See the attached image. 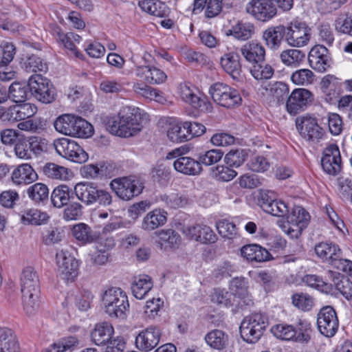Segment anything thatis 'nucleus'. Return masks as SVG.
<instances>
[{
  "mask_svg": "<svg viewBox=\"0 0 352 352\" xmlns=\"http://www.w3.org/2000/svg\"><path fill=\"white\" fill-rule=\"evenodd\" d=\"M296 125L301 137L308 142L318 143L325 135V131L318 124V119L309 114L298 117Z\"/></svg>",
  "mask_w": 352,
  "mask_h": 352,
  "instance_id": "1a4fd4ad",
  "label": "nucleus"
},
{
  "mask_svg": "<svg viewBox=\"0 0 352 352\" xmlns=\"http://www.w3.org/2000/svg\"><path fill=\"white\" fill-rule=\"evenodd\" d=\"M102 305L105 312L115 318L124 319L129 309L126 293L118 287H112L104 292Z\"/></svg>",
  "mask_w": 352,
  "mask_h": 352,
  "instance_id": "39448f33",
  "label": "nucleus"
},
{
  "mask_svg": "<svg viewBox=\"0 0 352 352\" xmlns=\"http://www.w3.org/2000/svg\"><path fill=\"white\" fill-rule=\"evenodd\" d=\"M335 29L338 32L352 36V15L339 17L335 21Z\"/></svg>",
  "mask_w": 352,
  "mask_h": 352,
  "instance_id": "774afa93",
  "label": "nucleus"
},
{
  "mask_svg": "<svg viewBox=\"0 0 352 352\" xmlns=\"http://www.w3.org/2000/svg\"><path fill=\"white\" fill-rule=\"evenodd\" d=\"M216 228L219 234L223 238L234 239L238 234L236 224L227 219H222L216 222Z\"/></svg>",
  "mask_w": 352,
  "mask_h": 352,
  "instance_id": "4d7b16f0",
  "label": "nucleus"
},
{
  "mask_svg": "<svg viewBox=\"0 0 352 352\" xmlns=\"http://www.w3.org/2000/svg\"><path fill=\"white\" fill-rule=\"evenodd\" d=\"M321 165L323 170L329 175H336L342 168V160L338 146L331 144L323 151Z\"/></svg>",
  "mask_w": 352,
  "mask_h": 352,
  "instance_id": "6ab92c4d",
  "label": "nucleus"
},
{
  "mask_svg": "<svg viewBox=\"0 0 352 352\" xmlns=\"http://www.w3.org/2000/svg\"><path fill=\"white\" fill-rule=\"evenodd\" d=\"M27 194L28 197L34 202H43L48 199L49 189L44 184L36 183L27 189Z\"/></svg>",
  "mask_w": 352,
  "mask_h": 352,
  "instance_id": "6e6d98bb",
  "label": "nucleus"
},
{
  "mask_svg": "<svg viewBox=\"0 0 352 352\" xmlns=\"http://www.w3.org/2000/svg\"><path fill=\"white\" fill-rule=\"evenodd\" d=\"M314 100L311 91L304 88L294 89L286 100V109L290 114L295 116L305 111Z\"/></svg>",
  "mask_w": 352,
  "mask_h": 352,
  "instance_id": "4468645a",
  "label": "nucleus"
},
{
  "mask_svg": "<svg viewBox=\"0 0 352 352\" xmlns=\"http://www.w3.org/2000/svg\"><path fill=\"white\" fill-rule=\"evenodd\" d=\"M110 186L116 195L124 201H129L138 196L144 188L139 180L130 177L115 179L111 182Z\"/></svg>",
  "mask_w": 352,
  "mask_h": 352,
  "instance_id": "ddd939ff",
  "label": "nucleus"
},
{
  "mask_svg": "<svg viewBox=\"0 0 352 352\" xmlns=\"http://www.w3.org/2000/svg\"><path fill=\"white\" fill-rule=\"evenodd\" d=\"M241 58L236 52L225 53L220 58V64L223 69L234 80H239L241 77L242 67Z\"/></svg>",
  "mask_w": 352,
  "mask_h": 352,
  "instance_id": "b1692460",
  "label": "nucleus"
},
{
  "mask_svg": "<svg viewBox=\"0 0 352 352\" xmlns=\"http://www.w3.org/2000/svg\"><path fill=\"white\" fill-rule=\"evenodd\" d=\"M185 232L192 239H195L201 243H214L217 240V236L214 231L208 226L196 224L188 227Z\"/></svg>",
  "mask_w": 352,
  "mask_h": 352,
  "instance_id": "cd10ccee",
  "label": "nucleus"
},
{
  "mask_svg": "<svg viewBox=\"0 0 352 352\" xmlns=\"http://www.w3.org/2000/svg\"><path fill=\"white\" fill-rule=\"evenodd\" d=\"M65 237L64 231L57 227H50L42 232L41 241L46 245H54L60 243Z\"/></svg>",
  "mask_w": 352,
  "mask_h": 352,
  "instance_id": "5fc2aeb1",
  "label": "nucleus"
},
{
  "mask_svg": "<svg viewBox=\"0 0 352 352\" xmlns=\"http://www.w3.org/2000/svg\"><path fill=\"white\" fill-rule=\"evenodd\" d=\"M223 156V152L220 149H211L201 153L198 157L200 164L211 166L219 162Z\"/></svg>",
  "mask_w": 352,
  "mask_h": 352,
  "instance_id": "680f3d73",
  "label": "nucleus"
},
{
  "mask_svg": "<svg viewBox=\"0 0 352 352\" xmlns=\"http://www.w3.org/2000/svg\"><path fill=\"white\" fill-rule=\"evenodd\" d=\"M74 190L66 185H60L56 187L51 195V201L56 208H61L67 206L69 201L73 197Z\"/></svg>",
  "mask_w": 352,
  "mask_h": 352,
  "instance_id": "e433bc0d",
  "label": "nucleus"
},
{
  "mask_svg": "<svg viewBox=\"0 0 352 352\" xmlns=\"http://www.w3.org/2000/svg\"><path fill=\"white\" fill-rule=\"evenodd\" d=\"M303 281L309 286L318 290L325 291L332 289V284L325 282L320 276L314 274H307L303 278Z\"/></svg>",
  "mask_w": 352,
  "mask_h": 352,
  "instance_id": "69168bd1",
  "label": "nucleus"
},
{
  "mask_svg": "<svg viewBox=\"0 0 352 352\" xmlns=\"http://www.w3.org/2000/svg\"><path fill=\"white\" fill-rule=\"evenodd\" d=\"M158 236L160 242L162 245L168 244L171 248H177L179 246L181 237L179 234L172 229L162 230L155 232Z\"/></svg>",
  "mask_w": 352,
  "mask_h": 352,
  "instance_id": "13d9d810",
  "label": "nucleus"
},
{
  "mask_svg": "<svg viewBox=\"0 0 352 352\" xmlns=\"http://www.w3.org/2000/svg\"><path fill=\"white\" fill-rule=\"evenodd\" d=\"M43 173L52 179H66L68 178L67 168L54 163H47L43 168Z\"/></svg>",
  "mask_w": 352,
  "mask_h": 352,
  "instance_id": "bf43d9fd",
  "label": "nucleus"
},
{
  "mask_svg": "<svg viewBox=\"0 0 352 352\" xmlns=\"http://www.w3.org/2000/svg\"><path fill=\"white\" fill-rule=\"evenodd\" d=\"M9 98L16 103L25 102L30 94L29 82H14L8 90Z\"/></svg>",
  "mask_w": 352,
  "mask_h": 352,
  "instance_id": "4c0bfd02",
  "label": "nucleus"
},
{
  "mask_svg": "<svg viewBox=\"0 0 352 352\" xmlns=\"http://www.w3.org/2000/svg\"><path fill=\"white\" fill-rule=\"evenodd\" d=\"M0 352H20L14 332L8 328H0Z\"/></svg>",
  "mask_w": 352,
  "mask_h": 352,
  "instance_id": "c9c22d12",
  "label": "nucleus"
},
{
  "mask_svg": "<svg viewBox=\"0 0 352 352\" xmlns=\"http://www.w3.org/2000/svg\"><path fill=\"white\" fill-rule=\"evenodd\" d=\"M285 25H283L271 26L264 30L262 39L265 45L271 50H278L280 47L283 41H285Z\"/></svg>",
  "mask_w": 352,
  "mask_h": 352,
  "instance_id": "a878e982",
  "label": "nucleus"
},
{
  "mask_svg": "<svg viewBox=\"0 0 352 352\" xmlns=\"http://www.w3.org/2000/svg\"><path fill=\"white\" fill-rule=\"evenodd\" d=\"M314 251L318 258L331 265L337 258L342 256V250L339 245L330 241L317 243L315 245Z\"/></svg>",
  "mask_w": 352,
  "mask_h": 352,
  "instance_id": "393cba45",
  "label": "nucleus"
},
{
  "mask_svg": "<svg viewBox=\"0 0 352 352\" xmlns=\"http://www.w3.org/2000/svg\"><path fill=\"white\" fill-rule=\"evenodd\" d=\"M285 42L293 47H302L310 40V28L304 22L293 21L285 25Z\"/></svg>",
  "mask_w": 352,
  "mask_h": 352,
  "instance_id": "9b49d317",
  "label": "nucleus"
},
{
  "mask_svg": "<svg viewBox=\"0 0 352 352\" xmlns=\"http://www.w3.org/2000/svg\"><path fill=\"white\" fill-rule=\"evenodd\" d=\"M308 60L310 67L319 72H326L331 64L329 52L322 45H316L311 49Z\"/></svg>",
  "mask_w": 352,
  "mask_h": 352,
  "instance_id": "412c9836",
  "label": "nucleus"
},
{
  "mask_svg": "<svg viewBox=\"0 0 352 352\" xmlns=\"http://www.w3.org/2000/svg\"><path fill=\"white\" fill-rule=\"evenodd\" d=\"M135 72L138 77L143 79L148 84H162L167 78L165 72L155 66H138Z\"/></svg>",
  "mask_w": 352,
  "mask_h": 352,
  "instance_id": "bb28decb",
  "label": "nucleus"
},
{
  "mask_svg": "<svg viewBox=\"0 0 352 352\" xmlns=\"http://www.w3.org/2000/svg\"><path fill=\"white\" fill-rule=\"evenodd\" d=\"M292 303L300 309L309 311L311 309L314 301L310 296L300 293L292 296Z\"/></svg>",
  "mask_w": 352,
  "mask_h": 352,
  "instance_id": "338daca9",
  "label": "nucleus"
},
{
  "mask_svg": "<svg viewBox=\"0 0 352 352\" xmlns=\"http://www.w3.org/2000/svg\"><path fill=\"white\" fill-rule=\"evenodd\" d=\"M209 93L212 100L223 107L233 108L240 105L242 102L239 91L223 82H216L211 85Z\"/></svg>",
  "mask_w": 352,
  "mask_h": 352,
  "instance_id": "6e6552de",
  "label": "nucleus"
},
{
  "mask_svg": "<svg viewBox=\"0 0 352 352\" xmlns=\"http://www.w3.org/2000/svg\"><path fill=\"white\" fill-rule=\"evenodd\" d=\"M38 178L36 173L28 164H23L15 168L12 173V180L16 185H28Z\"/></svg>",
  "mask_w": 352,
  "mask_h": 352,
  "instance_id": "c756f323",
  "label": "nucleus"
},
{
  "mask_svg": "<svg viewBox=\"0 0 352 352\" xmlns=\"http://www.w3.org/2000/svg\"><path fill=\"white\" fill-rule=\"evenodd\" d=\"M211 297L212 302L225 307L242 306L241 302L236 299V297L233 294L225 289H214Z\"/></svg>",
  "mask_w": 352,
  "mask_h": 352,
  "instance_id": "79ce46f5",
  "label": "nucleus"
},
{
  "mask_svg": "<svg viewBox=\"0 0 352 352\" xmlns=\"http://www.w3.org/2000/svg\"><path fill=\"white\" fill-rule=\"evenodd\" d=\"M21 292L24 311L28 315H33L39 307L40 280L32 267H27L22 272Z\"/></svg>",
  "mask_w": 352,
  "mask_h": 352,
  "instance_id": "f03ea898",
  "label": "nucleus"
},
{
  "mask_svg": "<svg viewBox=\"0 0 352 352\" xmlns=\"http://www.w3.org/2000/svg\"><path fill=\"white\" fill-rule=\"evenodd\" d=\"M137 109L123 107L118 115L110 117L107 122L111 133L120 137L129 138L141 131Z\"/></svg>",
  "mask_w": 352,
  "mask_h": 352,
  "instance_id": "7ed1b4c3",
  "label": "nucleus"
},
{
  "mask_svg": "<svg viewBox=\"0 0 352 352\" xmlns=\"http://www.w3.org/2000/svg\"><path fill=\"white\" fill-rule=\"evenodd\" d=\"M247 13L256 20L265 22L274 18L277 8L272 0H252L245 6Z\"/></svg>",
  "mask_w": 352,
  "mask_h": 352,
  "instance_id": "f3484780",
  "label": "nucleus"
},
{
  "mask_svg": "<svg viewBox=\"0 0 352 352\" xmlns=\"http://www.w3.org/2000/svg\"><path fill=\"white\" fill-rule=\"evenodd\" d=\"M161 336V329L157 326L151 325L138 333L135 337V346L141 351H151L159 344Z\"/></svg>",
  "mask_w": 352,
  "mask_h": 352,
  "instance_id": "a211bd4d",
  "label": "nucleus"
},
{
  "mask_svg": "<svg viewBox=\"0 0 352 352\" xmlns=\"http://www.w3.org/2000/svg\"><path fill=\"white\" fill-rule=\"evenodd\" d=\"M264 211L273 216L283 218L279 226L291 239H298L310 220L309 214L302 207L295 206L289 212L285 202L275 199L271 203L270 207L264 206Z\"/></svg>",
  "mask_w": 352,
  "mask_h": 352,
  "instance_id": "f257e3e1",
  "label": "nucleus"
},
{
  "mask_svg": "<svg viewBox=\"0 0 352 352\" xmlns=\"http://www.w3.org/2000/svg\"><path fill=\"white\" fill-rule=\"evenodd\" d=\"M30 94L38 101L49 104L55 100V89L50 80L41 74L32 75L29 78Z\"/></svg>",
  "mask_w": 352,
  "mask_h": 352,
  "instance_id": "f8f14e48",
  "label": "nucleus"
},
{
  "mask_svg": "<svg viewBox=\"0 0 352 352\" xmlns=\"http://www.w3.org/2000/svg\"><path fill=\"white\" fill-rule=\"evenodd\" d=\"M166 212L161 210H153L148 212L143 219L142 228L153 230L163 226L166 222Z\"/></svg>",
  "mask_w": 352,
  "mask_h": 352,
  "instance_id": "ea45409f",
  "label": "nucleus"
},
{
  "mask_svg": "<svg viewBox=\"0 0 352 352\" xmlns=\"http://www.w3.org/2000/svg\"><path fill=\"white\" fill-rule=\"evenodd\" d=\"M274 72L273 67L268 63H255L250 68L252 76L257 80L271 79L274 74Z\"/></svg>",
  "mask_w": 352,
  "mask_h": 352,
  "instance_id": "603ef678",
  "label": "nucleus"
},
{
  "mask_svg": "<svg viewBox=\"0 0 352 352\" xmlns=\"http://www.w3.org/2000/svg\"><path fill=\"white\" fill-rule=\"evenodd\" d=\"M57 40L76 57L81 58L82 54L77 50L75 44L76 43H79L81 40V37L79 35L74 32L64 34L58 32L57 33Z\"/></svg>",
  "mask_w": 352,
  "mask_h": 352,
  "instance_id": "49530a36",
  "label": "nucleus"
},
{
  "mask_svg": "<svg viewBox=\"0 0 352 352\" xmlns=\"http://www.w3.org/2000/svg\"><path fill=\"white\" fill-rule=\"evenodd\" d=\"M55 129L66 135L86 138L93 134L92 125L85 119L72 114H64L54 122Z\"/></svg>",
  "mask_w": 352,
  "mask_h": 352,
  "instance_id": "20e7f679",
  "label": "nucleus"
},
{
  "mask_svg": "<svg viewBox=\"0 0 352 352\" xmlns=\"http://www.w3.org/2000/svg\"><path fill=\"white\" fill-rule=\"evenodd\" d=\"M241 255L249 262H265L270 260L268 250L257 244H249L241 249Z\"/></svg>",
  "mask_w": 352,
  "mask_h": 352,
  "instance_id": "c85d7f7f",
  "label": "nucleus"
},
{
  "mask_svg": "<svg viewBox=\"0 0 352 352\" xmlns=\"http://www.w3.org/2000/svg\"><path fill=\"white\" fill-rule=\"evenodd\" d=\"M80 340L76 336H69L61 338L58 342L50 345L48 348L50 352H65L77 349Z\"/></svg>",
  "mask_w": 352,
  "mask_h": 352,
  "instance_id": "a18cd8bd",
  "label": "nucleus"
},
{
  "mask_svg": "<svg viewBox=\"0 0 352 352\" xmlns=\"http://www.w3.org/2000/svg\"><path fill=\"white\" fill-rule=\"evenodd\" d=\"M36 111V107L30 103L15 104L7 109L3 108V117L4 120L9 121L24 120L32 117Z\"/></svg>",
  "mask_w": 352,
  "mask_h": 352,
  "instance_id": "5701e85b",
  "label": "nucleus"
},
{
  "mask_svg": "<svg viewBox=\"0 0 352 352\" xmlns=\"http://www.w3.org/2000/svg\"><path fill=\"white\" fill-rule=\"evenodd\" d=\"M248 156V153L245 149H231L228 153L226 154L224 162L230 167L238 168L245 162Z\"/></svg>",
  "mask_w": 352,
  "mask_h": 352,
  "instance_id": "8fccbe9b",
  "label": "nucleus"
},
{
  "mask_svg": "<svg viewBox=\"0 0 352 352\" xmlns=\"http://www.w3.org/2000/svg\"><path fill=\"white\" fill-rule=\"evenodd\" d=\"M96 184L80 182L75 185L74 191L76 197L86 206H92Z\"/></svg>",
  "mask_w": 352,
  "mask_h": 352,
  "instance_id": "f704fd0d",
  "label": "nucleus"
},
{
  "mask_svg": "<svg viewBox=\"0 0 352 352\" xmlns=\"http://www.w3.org/2000/svg\"><path fill=\"white\" fill-rule=\"evenodd\" d=\"M168 139L173 142H182L188 140L184 122L170 123L167 130Z\"/></svg>",
  "mask_w": 352,
  "mask_h": 352,
  "instance_id": "864d4df0",
  "label": "nucleus"
},
{
  "mask_svg": "<svg viewBox=\"0 0 352 352\" xmlns=\"http://www.w3.org/2000/svg\"><path fill=\"white\" fill-rule=\"evenodd\" d=\"M205 340L211 348L222 350L228 345L229 336L221 330L214 329L206 335Z\"/></svg>",
  "mask_w": 352,
  "mask_h": 352,
  "instance_id": "58836bf2",
  "label": "nucleus"
},
{
  "mask_svg": "<svg viewBox=\"0 0 352 352\" xmlns=\"http://www.w3.org/2000/svg\"><path fill=\"white\" fill-rule=\"evenodd\" d=\"M254 25L251 23L238 22L230 30V34L238 40L247 41L254 34Z\"/></svg>",
  "mask_w": 352,
  "mask_h": 352,
  "instance_id": "de8ad7c7",
  "label": "nucleus"
},
{
  "mask_svg": "<svg viewBox=\"0 0 352 352\" xmlns=\"http://www.w3.org/2000/svg\"><path fill=\"white\" fill-rule=\"evenodd\" d=\"M139 6L145 12L158 17H163L167 14L166 5L160 0H142L139 1Z\"/></svg>",
  "mask_w": 352,
  "mask_h": 352,
  "instance_id": "a19ab883",
  "label": "nucleus"
},
{
  "mask_svg": "<svg viewBox=\"0 0 352 352\" xmlns=\"http://www.w3.org/2000/svg\"><path fill=\"white\" fill-rule=\"evenodd\" d=\"M289 86L283 82H276L272 84L269 89V94L273 98V101L278 104L286 103V99L289 97Z\"/></svg>",
  "mask_w": 352,
  "mask_h": 352,
  "instance_id": "09e8293b",
  "label": "nucleus"
},
{
  "mask_svg": "<svg viewBox=\"0 0 352 352\" xmlns=\"http://www.w3.org/2000/svg\"><path fill=\"white\" fill-rule=\"evenodd\" d=\"M22 67L26 72H46L48 69L47 62L35 54L28 56L22 64Z\"/></svg>",
  "mask_w": 352,
  "mask_h": 352,
  "instance_id": "37998d69",
  "label": "nucleus"
},
{
  "mask_svg": "<svg viewBox=\"0 0 352 352\" xmlns=\"http://www.w3.org/2000/svg\"><path fill=\"white\" fill-rule=\"evenodd\" d=\"M15 54L16 47L12 43L6 42L0 45V67L8 65Z\"/></svg>",
  "mask_w": 352,
  "mask_h": 352,
  "instance_id": "0e129e2a",
  "label": "nucleus"
},
{
  "mask_svg": "<svg viewBox=\"0 0 352 352\" xmlns=\"http://www.w3.org/2000/svg\"><path fill=\"white\" fill-rule=\"evenodd\" d=\"M314 73L308 69H301L294 72L291 76L292 81L298 85H308L314 80Z\"/></svg>",
  "mask_w": 352,
  "mask_h": 352,
  "instance_id": "052dcab7",
  "label": "nucleus"
},
{
  "mask_svg": "<svg viewBox=\"0 0 352 352\" xmlns=\"http://www.w3.org/2000/svg\"><path fill=\"white\" fill-rule=\"evenodd\" d=\"M113 332V327L109 322H99L95 325L91 333V340L98 346L104 344L112 338Z\"/></svg>",
  "mask_w": 352,
  "mask_h": 352,
  "instance_id": "2f4dec72",
  "label": "nucleus"
},
{
  "mask_svg": "<svg viewBox=\"0 0 352 352\" xmlns=\"http://www.w3.org/2000/svg\"><path fill=\"white\" fill-rule=\"evenodd\" d=\"M74 237L81 244L86 245L96 241L98 236L88 225L80 223L72 228Z\"/></svg>",
  "mask_w": 352,
  "mask_h": 352,
  "instance_id": "473e14b6",
  "label": "nucleus"
},
{
  "mask_svg": "<svg viewBox=\"0 0 352 352\" xmlns=\"http://www.w3.org/2000/svg\"><path fill=\"white\" fill-rule=\"evenodd\" d=\"M53 145L59 155L73 162L82 164L89 158L83 148L72 140L59 138L54 141Z\"/></svg>",
  "mask_w": 352,
  "mask_h": 352,
  "instance_id": "9d476101",
  "label": "nucleus"
},
{
  "mask_svg": "<svg viewBox=\"0 0 352 352\" xmlns=\"http://www.w3.org/2000/svg\"><path fill=\"white\" fill-rule=\"evenodd\" d=\"M153 283L151 278L145 274L135 277L131 285L133 296L138 299H143L153 288Z\"/></svg>",
  "mask_w": 352,
  "mask_h": 352,
  "instance_id": "72a5a7b5",
  "label": "nucleus"
},
{
  "mask_svg": "<svg viewBox=\"0 0 352 352\" xmlns=\"http://www.w3.org/2000/svg\"><path fill=\"white\" fill-rule=\"evenodd\" d=\"M160 199L162 201L170 208H178L184 207L188 203L187 199L179 193H171L170 195H160Z\"/></svg>",
  "mask_w": 352,
  "mask_h": 352,
  "instance_id": "e2e57ef3",
  "label": "nucleus"
},
{
  "mask_svg": "<svg viewBox=\"0 0 352 352\" xmlns=\"http://www.w3.org/2000/svg\"><path fill=\"white\" fill-rule=\"evenodd\" d=\"M268 324V318L265 314H252L242 320L239 328L241 336L248 343H255L263 335Z\"/></svg>",
  "mask_w": 352,
  "mask_h": 352,
  "instance_id": "0eeeda50",
  "label": "nucleus"
},
{
  "mask_svg": "<svg viewBox=\"0 0 352 352\" xmlns=\"http://www.w3.org/2000/svg\"><path fill=\"white\" fill-rule=\"evenodd\" d=\"M181 148H176L167 154V159L177 157L173 162L175 170L186 175H199L203 171L200 162L190 157L182 156Z\"/></svg>",
  "mask_w": 352,
  "mask_h": 352,
  "instance_id": "2eb2a0df",
  "label": "nucleus"
},
{
  "mask_svg": "<svg viewBox=\"0 0 352 352\" xmlns=\"http://www.w3.org/2000/svg\"><path fill=\"white\" fill-rule=\"evenodd\" d=\"M240 52L247 62L252 65L255 63H264L265 60V49L256 41L245 43L241 48Z\"/></svg>",
  "mask_w": 352,
  "mask_h": 352,
  "instance_id": "4be33fe9",
  "label": "nucleus"
},
{
  "mask_svg": "<svg viewBox=\"0 0 352 352\" xmlns=\"http://www.w3.org/2000/svg\"><path fill=\"white\" fill-rule=\"evenodd\" d=\"M48 219L49 216L46 212L34 208L25 211L21 215V221L24 224L41 225L45 223Z\"/></svg>",
  "mask_w": 352,
  "mask_h": 352,
  "instance_id": "3c124183",
  "label": "nucleus"
},
{
  "mask_svg": "<svg viewBox=\"0 0 352 352\" xmlns=\"http://www.w3.org/2000/svg\"><path fill=\"white\" fill-rule=\"evenodd\" d=\"M271 332L277 338L281 340L307 344L311 340V324L301 320L296 327L285 323L278 324L272 327Z\"/></svg>",
  "mask_w": 352,
  "mask_h": 352,
  "instance_id": "423d86ee",
  "label": "nucleus"
},
{
  "mask_svg": "<svg viewBox=\"0 0 352 352\" xmlns=\"http://www.w3.org/2000/svg\"><path fill=\"white\" fill-rule=\"evenodd\" d=\"M318 329L321 334L331 338L338 331L339 321L335 309L331 306L323 307L317 317Z\"/></svg>",
  "mask_w": 352,
  "mask_h": 352,
  "instance_id": "dca6fc26",
  "label": "nucleus"
},
{
  "mask_svg": "<svg viewBox=\"0 0 352 352\" xmlns=\"http://www.w3.org/2000/svg\"><path fill=\"white\" fill-rule=\"evenodd\" d=\"M328 277L331 279L332 286L340 292L346 299L349 300L352 297V282L347 278L342 276L339 272L329 270L327 273Z\"/></svg>",
  "mask_w": 352,
  "mask_h": 352,
  "instance_id": "7c9ffc66",
  "label": "nucleus"
},
{
  "mask_svg": "<svg viewBox=\"0 0 352 352\" xmlns=\"http://www.w3.org/2000/svg\"><path fill=\"white\" fill-rule=\"evenodd\" d=\"M305 54L299 50L289 49L283 50L280 54L282 63L289 67H296L304 60Z\"/></svg>",
  "mask_w": 352,
  "mask_h": 352,
  "instance_id": "c03bdc74",
  "label": "nucleus"
},
{
  "mask_svg": "<svg viewBox=\"0 0 352 352\" xmlns=\"http://www.w3.org/2000/svg\"><path fill=\"white\" fill-rule=\"evenodd\" d=\"M58 270L63 278L73 280L78 275V262L70 254L63 250L56 253Z\"/></svg>",
  "mask_w": 352,
  "mask_h": 352,
  "instance_id": "aec40b11",
  "label": "nucleus"
}]
</instances>
